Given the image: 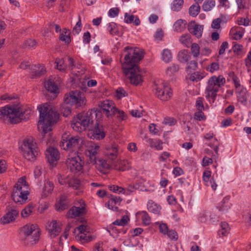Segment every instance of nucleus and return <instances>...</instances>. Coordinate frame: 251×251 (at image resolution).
Masks as SVG:
<instances>
[{
	"label": "nucleus",
	"instance_id": "f257e3e1",
	"mask_svg": "<svg viewBox=\"0 0 251 251\" xmlns=\"http://www.w3.org/2000/svg\"><path fill=\"white\" fill-rule=\"evenodd\" d=\"M124 51L126 54L124 57V62L122 63L123 72L129 79L132 84L139 85L143 80L141 75L138 74L140 70L137 63L143 58L144 52L138 48L133 49L129 47H126Z\"/></svg>",
	"mask_w": 251,
	"mask_h": 251
},
{
	"label": "nucleus",
	"instance_id": "f03ea898",
	"mask_svg": "<svg viewBox=\"0 0 251 251\" xmlns=\"http://www.w3.org/2000/svg\"><path fill=\"white\" fill-rule=\"evenodd\" d=\"M31 110L19 105H7L0 108V118L10 124H17L29 118Z\"/></svg>",
	"mask_w": 251,
	"mask_h": 251
},
{
	"label": "nucleus",
	"instance_id": "7ed1b4c3",
	"mask_svg": "<svg viewBox=\"0 0 251 251\" xmlns=\"http://www.w3.org/2000/svg\"><path fill=\"white\" fill-rule=\"evenodd\" d=\"M40 112V120L38 121V128H41L45 135L51 130V126L56 123L59 119V114L52 108L45 104L38 107Z\"/></svg>",
	"mask_w": 251,
	"mask_h": 251
},
{
	"label": "nucleus",
	"instance_id": "20e7f679",
	"mask_svg": "<svg viewBox=\"0 0 251 251\" xmlns=\"http://www.w3.org/2000/svg\"><path fill=\"white\" fill-rule=\"evenodd\" d=\"M100 112L93 110L87 112H82L78 113L72 121V127L75 131L81 132L87 128H89L94 125V116L97 118Z\"/></svg>",
	"mask_w": 251,
	"mask_h": 251
},
{
	"label": "nucleus",
	"instance_id": "39448f33",
	"mask_svg": "<svg viewBox=\"0 0 251 251\" xmlns=\"http://www.w3.org/2000/svg\"><path fill=\"white\" fill-rule=\"evenodd\" d=\"M36 227V225L27 224L21 228V231L24 234L22 241L25 246H31L38 242L40 231Z\"/></svg>",
	"mask_w": 251,
	"mask_h": 251
},
{
	"label": "nucleus",
	"instance_id": "423d86ee",
	"mask_svg": "<svg viewBox=\"0 0 251 251\" xmlns=\"http://www.w3.org/2000/svg\"><path fill=\"white\" fill-rule=\"evenodd\" d=\"M226 83L225 78L221 75L218 76L214 75L208 79L207 85L206 87V98H211L214 100H215L219 90V88L222 87Z\"/></svg>",
	"mask_w": 251,
	"mask_h": 251
},
{
	"label": "nucleus",
	"instance_id": "0eeeda50",
	"mask_svg": "<svg viewBox=\"0 0 251 251\" xmlns=\"http://www.w3.org/2000/svg\"><path fill=\"white\" fill-rule=\"evenodd\" d=\"M86 101L83 93L78 90L71 91L64 97V103L70 106L75 105L76 108H83Z\"/></svg>",
	"mask_w": 251,
	"mask_h": 251
},
{
	"label": "nucleus",
	"instance_id": "6e6552de",
	"mask_svg": "<svg viewBox=\"0 0 251 251\" xmlns=\"http://www.w3.org/2000/svg\"><path fill=\"white\" fill-rule=\"evenodd\" d=\"M20 149L23 156L28 161H34L39 154L38 149L36 144L30 139L24 140Z\"/></svg>",
	"mask_w": 251,
	"mask_h": 251
},
{
	"label": "nucleus",
	"instance_id": "1a4fd4ad",
	"mask_svg": "<svg viewBox=\"0 0 251 251\" xmlns=\"http://www.w3.org/2000/svg\"><path fill=\"white\" fill-rule=\"evenodd\" d=\"M29 188L27 186H19L14 185L11 197L15 202L22 204L27 200L29 194Z\"/></svg>",
	"mask_w": 251,
	"mask_h": 251
},
{
	"label": "nucleus",
	"instance_id": "9d476101",
	"mask_svg": "<svg viewBox=\"0 0 251 251\" xmlns=\"http://www.w3.org/2000/svg\"><path fill=\"white\" fill-rule=\"evenodd\" d=\"M67 135V133H65L62 136V141L60 144V146L62 147L63 149L65 150H75L78 148L81 139L77 136H73L70 134Z\"/></svg>",
	"mask_w": 251,
	"mask_h": 251
},
{
	"label": "nucleus",
	"instance_id": "9b49d317",
	"mask_svg": "<svg viewBox=\"0 0 251 251\" xmlns=\"http://www.w3.org/2000/svg\"><path fill=\"white\" fill-rule=\"evenodd\" d=\"M112 101L106 100L100 101L99 104V108H94L93 110H97L100 112L99 117H101L102 113L105 114L107 117H112L114 115V111H116V107L113 106Z\"/></svg>",
	"mask_w": 251,
	"mask_h": 251
},
{
	"label": "nucleus",
	"instance_id": "f8f14e48",
	"mask_svg": "<svg viewBox=\"0 0 251 251\" xmlns=\"http://www.w3.org/2000/svg\"><path fill=\"white\" fill-rule=\"evenodd\" d=\"M87 136L90 139L99 140L105 137V133L103 127L102 126L100 125L98 120H96L95 124L88 129Z\"/></svg>",
	"mask_w": 251,
	"mask_h": 251
},
{
	"label": "nucleus",
	"instance_id": "ddd939ff",
	"mask_svg": "<svg viewBox=\"0 0 251 251\" xmlns=\"http://www.w3.org/2000/svg\"><path fill=\"white\" fill-rule=\"evenodd\" d=\"M155 89L156 96L161 100H168L172 97L171 89L163 83L159 86H156Z\"/></svg>",
	"mask_w": 251,
	"mask_h": 251
},
{
	"label": "nucleus",
	"instance_id": "4468645a",
	"mask_svg": "<svg viewBox=\"0 0 251 251\" xmlns=\"http://www.w3.org/2000/svg\"><path fill=\"white\" fill-rule=\"evenodd\" d=\"M118 151L119 146L115 143H111L105 146L104 151V154L109 160V161L111 162V163L117 159Z\"/></svg>",
	"mask_w": 251,
	"mask_h": 251
},
{
	"label": "nucleus",
	"instance_id": "2eb2a0df",
	"mask_svg": "<svg viewBox=\"0 0 251 251\" xmlns=\"http://www.w3.org/2000/svg\"><path fill=\"white\" fill-rule=\"evenodd\" d=\"M59 155L58 150L54 148L50 147L46 150V158L49 165L52 167L57 164Z\"/></svg>",
	"mask_w": 251,
	"mask_h": 251
},
{
	"label": "nucleus",
	"instance_id": "dca6fc26",
	"mask_svg": "<svg viewBox=\"0 0 251 251\" xmlns=\"http://www.w3.org/2000/svg\"><path fill=\"white\" fill-rule=\"evenodd\" d=\"M6 212L0 220V223L5 225L14 222L19 215V211L16 209L7 208Z\"/></svg>",
	"mask_w": 251,
	"mask_h": 251
},
{
	"label": "nucleus",
	"instance_id": "f3484780",
	"mask_svg": "<svg viewBox=\"0 0 251 251\" xmlns=\"http://www.w3.org/2000/svg\"><path fill=\"white\" fill-rule=\"evenodd\" d=\"M68 167L70 169L72 172H77L80 171L83 168L84 162H83L79 156H76L69 159L67 161Z\"/></svg>",
	"mask_w": 251,
	"mask_h": 251
},
{
	"label": "nucleus",
	"instance_id": "a211bd4d",
	"mask_svg": "<svg viewBox=\"0 0 251 251\" xmlns=\"http://www.w3.org/2000/svg\"><path fill=\"white\" fill-rule=\"evenodd\" d=\"M107 196L109 198V200L105 203V206L114 211H118L119 208L116 205L120 204L122 199L120 197L114 196L111 194H108Z\"/></svg>",
	"mask_w": 251,
	"mask_h": 251
},
{
	"label": "nucleus",
	"instance_id": "6ab92c4d",
	"mask_svg": "<svg viewBox=\"0 0 251 251\" xmlns=\"http://www.w3.org/2000/svg\"><path fill=\"white\" fill-rule=\"evenodd\" d=\"M189 31L198 38L201 37L203 29V25H200L196 24L195 21H192L188 25Z\"/></svg>",
	"mask_w": 251,
	"mask_h": 251
},
{
	"label": "nucleus",
	"instance_id": "aec40b11",
	"mask_svg": "<svg viewBox=\"0 0 251 251\" xmlns=\"http://www.w3.org/2000/svg\"><path fill=\"white\" fill-rule=\"evenodd\" d=\"M87 213L85 208V205H81V206L76 207L75 206H73L68 211V214H71V218H76V217H80L85 215Z\"/></svg>",
	"mask_w": 251,
	"mask_h": 251
},
{
	"label": "nucleus",
	"instance_id": "412c9836",
	"mask_svg": "<svg viewBox=\"0 0 251 251\" xmlns=\"http://www.w3.org/2000/svg\"><path fill=\"white\" fill-rule=\"evenodd\" d=\"M61 224L56 220H52L49 225V232L51 238L57 236L61 231Z\"/></svg>",
	"mask_w": 251,
	"mask_h": 251
},
{
	"label": "nucleus",
	"instance_id": "4be33fe9",
	"mask_svg": "<svg viewBox=\"0 0 251 251\" xmlns=\"http://www.w3.org/2000/svg\"><path fill=\"white\" fill-rule=\"evenodd\" d=\"M46 72L44 66L40 64L35 65L31 68V75L32 78L40 77L44 75Z\"/></svg>",
	"mask_w": 251,
	"mask_h": 251
},
{
	"label": "nucleus",
	"instance_id": "5701e85b",
	"mask_svg": "<svg viewBox=\"0 0 251 251\" xmlns=\"http://www.w3.org/2000/svg\"><path fill=\"white\" fill-rule=\"evenodd\" d=\"M100 149V146L95 143H92L88 150L91 162H97L96 154Z\"/></svg>",
	"mask_w": 251,
	"mask_h": 251
},
{
	"label": "nucleus",
	"instance_id": "b1692460",
	"mask_svg": "<svg viewBox=\"0 0 251 251\" xmlns=\"http://www.w3.org/2000/svg\"><path fill=\"white\" fill-rule=\"evenodd\" d=\"M67 197L65 196H62L58 202L55 204V209L57 211H61L67 209L69 207V204L67 202Z\"/></svg>",
	"mask_w": 251,
	"mask_h": 251
},
{
	"label": "nucleus",
	"instance_id": "393cba45",
	"mask_svg": "<svg viewBox=\"0 0 251 251\" xmlns=\"http://www.w3.org/2000/svg\"><path fill=\"white\" fill-rule=\"evenodd\" d=\"M238 100L243 104L246 105L247 104L249 94L246 88H242L237 93Z\"/></svg>",
	"mask_w": 251,
	"mask_h": 251
},
{
	"label": "nucleus",
	"instance_id": "a878e982",
	"mask_svg": "<svg viewBox=\"0 0 251 251\" xmlns=\"http://www.w3.org/2000/svg\"><path fill=\"white\" fill-rule=\"evenodd\" d=\"M45 87L49 92L53 93H57L58 91V87L56 84L51 79L49 78L45 83Z\"/></svg>",
	"mask_w": 251,
	"mask_h": 251
},
{
	"label": "nucleus",
	"instance_id": "bb28decb",
	"mask_svg": "<svg viewBox=\"0 0 251 251\" xmlns=\"http://www.w3.org/2000/svg\"><path fill=\"white\" fill-rule=\"evenodd\" d=\"M177 57L178 60L181 63L188 62L190 58L189 51L186 50L180 51L178 53Z\"/></svg>",
	"mask_w": 251,
	"mask_h": 251
},
{
	"label": "nucleus",
	"instance_id": "cd10ccee",
	"mask_svg": "<svg viewBox=\"0 0 251 251\" xmlns=\"http://www.w3.org/2000/svg\"><path fill=\"white\" fill-rule=\"evenodd\" d=\"M147 142L150 145L151 148H155L158 150H161L163 149V142L159 139H148Z\"/></svg>",
	"mask_w": 251,
	"mask_h": 251
},
{
	"label": "nucleus",
	"instance_id": "c85d7f7f",
	"mask_svg": "<svg viewBox=\"0 0 251 251\" xmlns=\"http://www.w3.org/2000/svg\"><path fill=\"white\" fill-rule=\"evenodd\" d=\"M186 24L185 20H178L174 25V29L177 32H182L185 28Z\"/></svg>",
	"mask_w": 251,
	"mask_h": 251
},
{
	"label": "nucleus",
	"instance_id": "c756f323",
	"mask_svg": "<svg viewBox=\"0 0 251 251\" xmlns=\"http://www.w3.org/2000/svg\"><path fill=\"white\" fill-rule=\"evenodd\" d=\"M229 197H226L221 204L217 207L219 211H227L230 208L231 204L229 202Z\"/></svg>",
	"mask_w": 251,
	"mask_h": 251
},
{
	"label": "nucleus",
	"instance_id": "7c9ffc66",
	"mask_svg": "<svg viewBox=\"0 0 251 251\" xmlns=\"http://www.w3.org/2000/svg\"><path fill=\"white\" fill-rule=\"evenodd\" d=\"M34 208L33 204L32 203L27 205L21 211V216L24 218H26L32 213Z\"/></svg>",
	"mask_w": 251,
	"mask_h": 251
},
{
	"label": "nucleus",
	"instance_id": "2f4dec72",
	"mask_svg": "<svg viewBox=\"0 0 251 251\" xmlns=\"http://www.w3.org/2000/svg\"><path fill=\"white\" fill-rule=\"evenodd\" d=\"M201 10L200 6L199 4H194L192 5L189 9V13L190 16L195 17L200 13Z\"/></svg>",
	"mask_w": 251,
	"mask_h": 251
},
{
	"label": "nucleus",
	"instance_id": "473e14b6",
	"mask_svg": "<svg viewBox=\"0 0 251 251\" xmlns=\"http://www.w3.org/2000/svg\"><path fill=\"white\" fill-rule=\"evenodd\" d=\"M179 41L182 44H184L187 48L189 47L190 44L191 43V35L188 34H184L180 36Z\"/></svg>",
	"mask_w": 251,
	"mask_h": 251
},
{
	"label": "nucleus",
	"instance_id": "72a5a7b5",
	"mask_svg": "<svg viewBox=\"0 0 251 251\" xmlns=\"http://www.w3.org/2000/svg\"><path fill=\"white\" fill-rule=\"evenodd\" d=\"M60 111L64 117H68L71 113V107L63 103L60 105Z\"/></svg>",
	"mask_w": 251,
	"mask_h": 251
},
{
	"label": "nucleus",
	"instance_id": "f704fd0d",
	"mask_svg": "<svg viewBox=\"0 0 251 251\" xmlns=\"http://www.w3.org/2000/svg\"><path fill=\"white\" fill-rule=\"evenodd\" d=\"M215 2L214 0H206L202 6V9L204 11H209L215 6Z\"/></svg>",
	"mask_w": 251,
	"mask_h": 251
},
{
	"label": "nucleus",
	"instance_id": "c9c22d12",
	"mask_svg": "<svg viewBox=\"0 0 251 251\" xmlns=\"http://www.w3.org/2000/svg\"><path fill=\"white\" fill-rule=\"evenodd\" d=\"M148 209L149 211L154 214H158L160 212L161 207L154 202L149 203L148 204Z\"/></svg>",
	"mask_w": 251,
	"mask_h": 251
},
{
	"label": "nucleus",
	"instance_id": "e433bc0d",
	"mask_svg": "<svg viewBox=\"0 0 251 251\" xmlns=\"http://www.w3.org/2000/svg\"><path fill=\"white\" fill-rule=\"evenodd\" d=\"M172 53L170 50L164 49L162 53V59L166 63H168L172 60Z\"/></svg>",
	"mask_w": 251,
	"mask_h": 251
},
{
	"label": "nucleus",
	"instance_id": "4c0bfd02",
	"mask_svg": "<svg viewBox=\"0 0 251 251\" xmlns=\"http://www.w3.org/2000/svg\"><path fill=\"white\" fill-rule=\"evenodd\" d=\"M129 218L127 216H124L121 219H118L114 221L112 224L114 225L125 226L126 225Z\"/></svg>",
	"mask_w": 251,
	"mask_h": 251
},
{
	"label": "nucleus",
	"instance_id": "58836bf2",
	"mask_svg": "<svg viewBox=\"0 0 251 251\" xmlns=\"http://www.w3.org/2000/svg\"><path fill=\"white\" fill-rule=\"evenodd\" d=\"M36 45V42L34 39H29L25 41L23 45V48L24 49H30L34 48Z\"/></svg>",
	"mask_w": 251,
	"mask_h": 251
},
{
	"label": "nucleus",
	"instance_id": "ea45409f",
	"mask_svg": "<svg viewBox=\"0 0 251 251\" xmlns=\"http://www.w3.org/2000/svg\"><path fill=\"white\" fill-rule=\"evenodd\" d=\"M223 19H226V16L221 15V18L214 19L211 25L212 28L214 29H219L220 28V24Z\"/></svg>",
	"mask_w": 251,
	"mask_h": 251
},
{
	"label": "nucleus",
	"instance_id": "a19ab883",
	"mask_svg": "<svg viewBox=\"0 0 251 251\" xmlns=\"http://www.w3.org/2000/svg\"><path fill=\"white\" fill-rule=\"evenodd\" d=\"M200 48L197 43H192L191 46V51L194 57H197L200 54Z\"/></svg>",
	"mask_w": 251,
	"mask_h": 251
},
{
	"label": "nucleus",
	"instance_id": "79ce46f5",
	"mask_svg": "<svg viewBox=\"0 0 251 251\" xmlns=\"http://www.w3.org/2000/svg\"><path fill=\"white\" fill-rule=\"evenodd\" d=\"M108 188L110 191H112L114 193H123L124 194L125 190L124 188L121 187H119L118 185H109Z\"/></svg>",
	"mask_w": 251,
	"mask_h": 251
},
{
	"label": "nucleus",
	"instance_id": "37998d69",
	"mask_svg": "<svg viewBox=\"0 0 251 251\" xmlns=\"http://www.w3.org/2000/svg\"><path fill=\"white\" fill-rule=\"evenodd\" d=\"M69 186L75 189H77L80 186V181L78 179L74 178L69 181Z\"/></svg>",
	"mask_w": 251,
	"mask_h": 251
},
{
	"label": "nucleus",
	"instance_id": "c03bdc74",
	"mask_svg": "<svg viewBox=\"0 0 251 251\" xmlns=\"http://www.w3.org/2000/svg\"><path fill=\"white\" fill-rule=\"evenodd\" d=\"M203 77L200 72H197L192 74L189 77V79L192 81L198 82L202 79Z\"/></svg>",
	"mask_w": 251,
	"mask_h": 251
},
{
	"label": "nucleus",
	"instance_id": "a18cd8bd",
	"mask_svg": "<svg viewBox=\"0 0 251 251\" xmlns=\"http://www.w3.org/2000/svg\"><path fill=\"white\" fill-rule=\"evenodd\" d=\"M183 0H175L173 2L172 9L176 11L180 10L183 6Z\"/></svg>",
	"mask_w": 251,
	"mask_h": 251
},
{
	"label": "nucleus",
	"instance_id": "49530a36",
	"mask_svg": "<svg viewBox=\"0 0 251 251\" xmlns=\"http://www.w3.org/2000/svg\"><path fill=\"white\" fill-rule=\"evenodd\" d=\"M179 70V67L178 65L173 64L170 67H168L166 71V74L169 75L177 72Z\"/></svg>",
	"mask_w": 251,
	"mask_h": 251
},
{
	"label": "nucleus",
	"instance_id": "de8ad7c7",
	"mask_svg": "<svg viewBox=\"0 0 251 251\" xmlns=\"http://www.w3.org/2000/svg\"><path fill=\"white\" fill-rule=\"evenodd\" d=\"M116 114H117V118L118 119H120V120L124 121L127 118V115L125 113V112L124 111L119 110L117 108L116 111H114V115Z\"/></svg>",
	"mask_w": 251,
	"mask_h": 251
},
{
	"label": "nucleus",
	"instance_id": "09e8293b",
	"mask_svg": "<svg viewBox=\"0 0 251 251\" xmlns=\"http://www.w3.org/2000/svg\"><path fill=\"white\" fill-rule=\"evenodd\" d=\"M116 97L118 99L127 96V93L122 87L118 88L116 91Z\"/></svg>",
	"mask_w": 251,
	"mask_h": 251
},
{
	"label": "nucleus",
	"instance_id": "8fccbe9b",
	"mask_svg": "<svg viewBox=\"0 0 251 251\" xmlns=\"http://www.w3.org/2000/svg\"><path fill=\"white\" fill-rule=\"evenodd\" d=\"M142 220L143 223L145 225H149L151 223V218L146 211H142Z\"/></svg>",
	"mask_w": 251,
	"mask_h": 251
},
{
	"label": "nucleus",
	"instance_id": "3c124183",
	"mask_svg": "<svg viewBox=\"0 0 251 251\" xmlns=\"http://www.w3.org/2000/svg\"><path fill=\"white\" fill-rule=\"evenodd\" d=\"M76 229L79 231L80 233L84 234V233L89 232L90 228L87 225L82 224L77 227Z\"/></svg>",
	"mask_w": 251,
	"mask_h": 251
},
{
	"label": "nucleus",
	"instance_id": "603ef678",
	"mask_svg": "<svg viewBox=\"0 0 251 251\" xmlns=\"http://www.w3.org/2000/svg\"><path fill=\"white\" fill-rule=\"evenodd\" d=\"M108 28H109V32L111 35H118L119 31L116 28V25L115 23H110L108 24Z\"/></svg>",
	"mask_w": 251,
	"mask_h": 251
},
{
	"label": "nucleus",
	"instance_id": "864d4df0",
	"mask_svg": "<svg viewBox=\"0 0 251 251\" xmlns=\"http://www.w3.org/2000/svg\"><path fill=\"white\" fill-rule=\"evenodd\" d=\"M67 32H65V34L64 33H62L60 34L59 36V40L64 42L65 43L69 44L71 42V37L69 35H66Z\"/></svg>",
	"mask_w": 251,
	"mask_h": 251
},
{
	"label": "nucleus",
	"instance_id": "5fc2aeb1",
	"mask_svg": "<svg viewBox=\"0 0 251 251\" xmlns=\"http://www.w3.org/2000/svg\"><path fill=\"white\" fill-rule=\"evenodd\" d=\"M166 234L172 240L176 241L178 239V235L174 230H169Z\"/></svg>",
	"mask_w": 251,
	"mask_h": 251
},
{
	"label": "nucleus",
	"instance_id": "6e6d98bb",
	"mask_svg": "<svg viewBox=\"0 0 251 251\" xmlns=\"http://www.w3.org/2000/svg\"><path fill=\"white\" fill-rule=\"evenodd\" d=\"M64 61L63 59H56L55 61L57 69L62 71H65L66 68V66L64 65Z\"/></svg>",
	"mask_w": 251,
	"mask_h": 251
},
{
	"label": "nucleus",
	"instance_id": "4d7b16f0",
	"mask_svg": "<svg viewBox=\"0 0 251 251\" xmlns=\"http://www.w3.org/2000/svg\"><path fill=\"white\" fill-rule=\"evenodd\" d=\"M78 21L76 23L73 30V32L75 34H78L81 30V22L80 16H78Z\"/></svg>",
	"mask_w": 251,
	"mask_h": 251
},
{
	"label": "nucleus",
	"instance_id": "13d9d810",
	"mask_svg": "<svg viewBox=\"0 0 251 251\" xmlns=\"http://www.w3.org/2000/svg\"><path fill=\"white\" fill-rule=\"evenodd\" d=\"M176 123V121L173 118L166 117L165 118L163 122L164 125H168L169 126H174Z\"/></svg>",
	"mask_w": 251,
	"mask_h": 251
},
{
	"label": "nucleus",
	"instance_id": "bf43d9fd",
	"mask_svg": "<svg viewBox=\"0 0 251 251\" xmlns=\"http://www.w3.org/2000/svg\"><path fill=\"white\" fill-rule=\"evenodd\" d=\"M93 162L96 164L101 166L104 169L109 168V164L105 160L97 158V162Z\"/></svg>",
	"mask_w": 251,
	"mask_h": 251
},
{
	"label": "nucleus",
	"instance_id": "052dcab7",
	"mask_svg": "<svg viewBox=\"0 0 251 251\" xmlns=\"http://www.w3.org/2000/svg\"><path fill=\"white\" fill-rule=\"evenodd\" d=\"M219 64L217 62H213L207 68V70L211 73L219 69Z\"/></svg>",
	"mask_w": 251,
	"mask_h": 251
},
{
	"label": "nucleus",
	"instance_id": "680f3d73",
	"mask_svg": "<svg viewBox=\"0 0 251 251\" xmlns=\"http://www.w3.org/2000/svg\"><path fill=\"white\" fill-rule=\"evenodd\" d=\"M15 185L19 186H27L29 187V185L26 181L25 176L21 177L18 180V182L15 184Z\"/></svg>",
	"mask_w": 251,
	"mask_h": 251
},
{
	"label": "nucleus",
	"instance_id": "e2e57ef3",
	"mask_svg": "<svg viewBox=\"0 0 251 251\" xmlns=\"http://www.w3.org/2000/svg\"><path fill=\"white\" fill-rule=\"evenodd\" d=\"M197 67V62L196 61H191L188 64L186 69L188 71H189L191 72L192 70H195Z\"/></svg>",
	"mask_w": 251,
	"mask_h": 251
},
{
	"label": "nucleus",
	"instance_id": "0e129e2a",
	"mask_svg": "<svg viewBox=\"0 0 251 251\" xmlns=\"http://www.w3.org/2000/svg\"><path fill=\"white\" fill-rule=\"evenodd\" d=\"M209 217H210L209 220V224H213L219 220V217L215 214V212H212L210 213V215H209Z\"/></svg>",
	"mask_w": 251,
	"mask_h": 251
},
{
	"label": "nucleus",
	"instance_id": "69168bd1",
	"mask_svg": "<svg viewBox=\"0 0 251 251\" xmlns=\"http://www.w3.org/2000/svg\"><path fill=\"white\" fill-rule=\"evenodd\" d=\"M209 214H207L205 211H203L200 214L199 221L201 223H205L207 221Z\"/></svg>",
	"mask_w": 251,
	"mask_h": 251
},
{
	"label": "nucleus",
	"instance_id": "338daca9",
	"mask_svg": "<svg viewBox=\"0 0 251 251\" xmlns=\"http://www.w3.org/2000/svg\"><path fill=\"white\" fill-rule=\"evenodd\" d=\"M135 18V16L133 15H129L128 13H126L125 15L124 21L125 23L129 24L132 23Z\"/></svg>",
	"mask_w": 251,
	"mask_h": 251
},
{
	"label": "nucleus",
	"instance_id": "774afa93",
	"mask_svg": "<svg viewBox=\"0 0 251 251\" xmlns=\"http://www.w3.org/2000/svg\"><path fill=\"white\" fill-rule=\"evenodd\" d=\"M160 232L164 234H166L169 230L167 224L162 223L159 226Z\"/></svg>",
	"mask_w": 251,
	"mask_h": 251
}]
</instances>
